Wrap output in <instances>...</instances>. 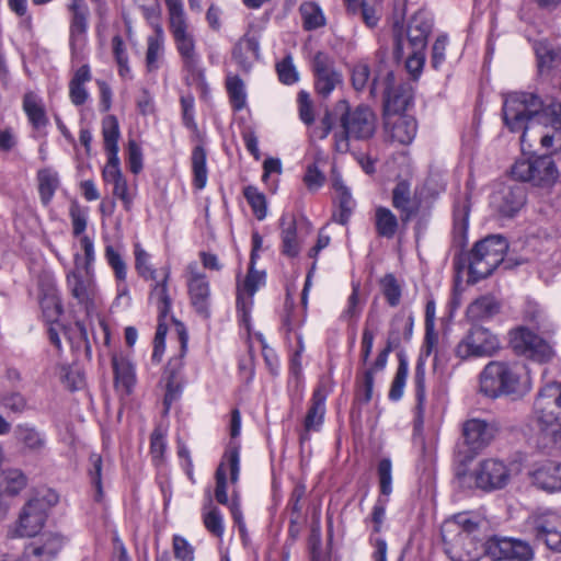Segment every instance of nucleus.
Segmentation results:
<instances>
[{
    "instance_id": "8",
    "label": "nucleus",
    "mask_w": 561,
    "mask_h": 561,
    "mask_svg": "<svg viewBox=\"0 0 561 561\" xmlns=\"http://www.w3.org/2000/svg\"><path fill=\"white\" fill-rule=\"evenodd\" d=\"M508 249L501 236H490L477 242L469 255V275L473 282L488 277L503 262Z\"/></svg>"
},
{
    "instance_id": "13",
    "label": "nucleus",
    "mask_w": 561,
    "mask_h": 561,
    "mask_svg": "<svg viewBox=\"0 0 561 561\" xmlns=\"http://www.w3.org/2000/svg\"><path fill=\"white\" fill-rule=\"evenodd\" d=\"M79 261L80 255L76 254L75 268L67 273L66 283L71 296L89 311L94 306L98 286L93 270L84 271Z\"/></svg>"
},
{
    "instance_id": "24",
    "label": "nucleus",
    "mask_w": 561,
    "mask_h": 561,
    "mask_svg": "<svg viewBox=\"0 0 561 561\" xmlns=\"http://www.w3.org/2000/svg\"><path fill=\"white\" fill-rule=\"evenodd\" d=\"M433 21L428 12L419 10L409 21L408 41L412 49H424L432 31Z\"/></svg>"
},
{
    "instance_id": "51",
    "label": "nucleus",
    "mask_w": 561,
    "mask_h": 561,
    "mask_svg": "<svg viewBox=\"0 0 561 561\" xmlns=\"http://www.w3.org/2000/svg\"><path fill=\"white\" fill-rule=\"evenodd\" d=\"M38 182L41 199L46 205L50 202L58 186V176L49 170H42L38 172Z\"/></svg>"
},
{
    "instance_id": "30",
    "label": "nucleus",
    "mask_w": 561,
    "mask_h": 561,
    "mask_svg": "<svg viewBox=\"0 0 561 561\" xmlns=\"http://www.w3.org/2000/svg\"><path fill=\"white\" fill-rule=\"evenodd\" d=\"M392 205L400 211V219L403 224L410 221L416 214V207L412 203L411 186L408 181H400L394 186L392 191Z\"/></svg>"
},
{
    "instance_id": "17",
    "label": "nucleus",
    "mask_w": 561,
    "mask_h": 561,
    "mask_svg": "<svg viewBox=\"0 0 561 561\" xmlns=\"http://www.w3.org/2000/svg\"><path fill=\"white\" fill-rule=\"evenodd\" d=\"M526 202L522 184L502 185L491 195V207L502 217H513Z\"/></svg>"
},
{
    "instance_id": "25",
    "label": "nucleus",
    "mask_w": 561,
    "mask_h": 561,
    "mask_svg": "<svg viewBox=\"0 0 561 561\" xmlns=\"http://www.w3.org/2000/svg\"><path fill=\"white\" fill-rule=\"evenodd\" d=\"M69 10L72 12L70 41L71 48L75 51L84 44L89 9L84 0H71Z\"/></svg>"
},
{
    "instance_id": "47",
    "label": "nucleus",
    "mask_w": 561,
    "mask_h": 561,
    "mask_svg": "<svg viewBox=\"0 0 561 561\" xmlns=\"http://www.w3.org/2000/svg\"><path fill=\"white\" fill-rule=\"evenodd\" d=\"M226 88L234 111H241L247 105V92L244 82L238 76H228Z\"/></svg>"
},
{
    "instance_id": "58",
    "label": "nucleus",
    "mask_w": 561,
    "mask_h": 561,
    "mask_svg": "<svg viewBox=\"0 0 561 561\" xmlns=\"http://www.w3.org/2000/svg\"><path fill=\"white\" fill-rule=\"evenodd\" d=\"M378 478L380 492L383 495H389L392 492V465L390 459H381L378 463Z\"/></svg>"
},
{
    "instance_id": "40",
    "label": "nucleus",
    "mask_w": 561,
    "mask_h": 561,
    "mask_svg": "<svg viewBox=\"0 0 561 561\" xmlns=\"http://www.w3.org/2000/svg\"><path fill=\"white\" fill-rule=\"evenodd\" d=\"M283 253L288 256H296L299 251V242L297 240V226L294 217L283 216L280 218Z\"/></svg>"
},
{
    "instance_id": "64",
    "label": "nucleus",
    "mask_w": 561,
    "mask_h": 561,
    "mask_svg": "<svg viewBox=\"0 0 561 561\" xmlns=\"http://www.w3.org/2000/svg\"><path fill=\"white\" fill-rule=\"evenodd\" d=\"M173 550L175 558L181 561H193L194 559L193 547L181 536H174Z\"/></svg>"
},
{
    "instance_id": "56",
    "label": "nucleus",
    "mask_w": 561,
    "mask_h": 561,
    "mask_svg": "<svg viewBox=\"0 0 561 561\" xmlns=\"http://www.w3.org/2000/svg\"><path fill=\"white\" fill-rule=\"evenodd\" d=\"M243 193L255 217L259 220L264 219L266 217L265 196L261 192H259L257 188L254 186H247Z\"/></svg>"
},
{
    "instance_id": "21",
    "label": "nucleus",
    "mask_w": 561,
    "mask_h": 561,
    "mask_svg": "<svg viewBox=\"0 0 561 561\" xmlns=\"http://www.w3.org/2000/svg\"><path fill=\"white\" fill-rule=\"evenodd\" d=\"M57 502L55 495L34 497L27 501L19 513V526H44L51 506Z\"/></svg>"
},
{
    "instance_id": "2",
    "label": "nucleus",
    "mask_w": 561,
    "mask_h": 561,
    "mask_svg": "<svg viewBox=\"0 0 561 561\" xmlns=\"http://www.w3.org/2000/svg\"><path fill=\"white\" fill-rule=\"evenodd\" d=\"M527 366L519 362H490L480 375V389L491 398L501 394L523 397L531 389Z\"/></svg>"
},
{
    "instance_id": "29",
    "label": "nucleus",
    "mask_w": 561,
    "mask_h": 561,
    "mask_svg": "<svg viewBox=\"0 0 561 561\" xmlns=\"http://www.w3.org/2000/svg\"><path fill=\"white\" fill-rule=\"evenodd\" d=\"M371 220L376 234L387 240H391L396 237L401 221L400 218L385 206H377L375 208Z\"/></svg>"
},
{
    "instance_id": "60",
    "label": "nucleus",
    "mask_w": 561,
    "mask_h": 561,
    "mask_svg": "<svg viewBox=\"0 0 561 561\" xmlns=\"http://www.w3.org/2000/svg\"><path fill=\"white\" fill-rule=\"evenodd\" d=\"M408 377V365L404 362H400L397 373L394 376V379L392 381L390 391H389V398L391 400H399L403 394V389L405 386Z\"/></svg>"
},
{
    "instance_id": "19",
    "label": "nucleus",
    "mask_w": 561,
    "mask_h": 561,
    "mask_svg": "<svg viewBox=\"0 0 561 561\" xmlns=\"http://www.w3.org/2000/svg\"><path fill=\"white\" fill-rule=\"evenodd\" d=\"M39 305L45 319L54 323L62 313V305L59 298L55 278L49 274H44L38 280Z\"/></svg>"
},
{
    "instance_id": "43",
    "label": "nucleus",
    "mask_w": 561,
    "mask_h": 561,
    "mask_svg": "<svg viewBox=\"0 0 561 561\" xmlns=\"http://www.w3.org/2000/svg\"><path fill=\"white\" fill-rule=\"evenodd\" d=\"M325 396L321 389H317L312 396V404L305 419L306 431H316L322 424L325 407Z\"/></svg>"
},
{
    "instance_id": "33",
    "label": "nucleus",
    "mask_w": 561,
    "mask_h": 561,
    "mask_svg": "<svg viewBox=\"0 0 561 561\" xmlns=\"http://www.w3.org/2000/svg\"><path fill=\"white\" fill-rule=\"evenodd\" d=\"M23 110L34 129L39 130L47 126L48 118L45 106L37 94L28 92L24 95Z\"/></svg>"
},
{
    "instance_id": "37",
    "label": "nucleus",
    "mask_w": 561,
    "mask_h": 561,
    "mask_svg": "<svg viewBox=\"0 0 561 561\" xmlns=\"http://www.w3.org/2000/svg\"><path fill=\"white\" fill-rule=\"evenodd\" d=\"M332 186L336 193V199L340 206V213L336 217V220L344 225L347 222L355 203L350 190L344 185L340 175L333 174Z\"/></svg>"
},
{
    "instance_id": "44",
    "label": "nucleus",
    "mask_w": 561,
    "mask_h": 561,
    "mask_svg": "<svg viewBox=\"0 0 561 561\" xmlns=\"http://www.w3.org/2000/svg\"><path fill=\"white\" fill-rule=\"evenodd\" d=\"M27 483L25 474L19 469H7L0 476V493L15 495L21 492Z\"/></svg>"
},
{
    "instance_id": "12",
    "label": "nucleus",
    "mask_w": 561,
    "mask_h": 561,
    "mask_svg": "<svg viewBox=\"0 0 561 561\" xmlns=\"http://www.w3.org/2000/svg\"><path fill=\"white\" fill-rule=\"evenodd\" d=\"M511 344L517 354L538 363H547L554 356L551 343L527 328L514 330Z\"/></svg>"
},
{
    "instance_id": "63",
    "label": "nucleus",
    "mask_w": 561,
    "mask_h": 561,
    "mask_svg": "<svg viewBox=\"0 0 561 561\" xmlns=\"http://www.w3.org/2000/svg\"><path fill=\"white\" fill-rule=\"evenodd\" d=\"M277 72L279 80L285 84H293L298 80V73L290 56L277 64Z\"/></svg>"
},
{
    "instance_id": "22",
    "label": "nucleus",
    "mask_w": 561,
    "mask_h": 561,
    "mask_svg": "<svg viewBox=\"0 0 561 561\" xmlns=\"http://www.w3.org/2000/svg\"><path fill=\"white\" fill-rule=\"evenodd\" d=\"M462 434L470 450L478 451L493 439L495 427L483 420L471 419L465 422Z\"/></svg>"
},
{
    "instance_id": "11",
    "label": "nucleus",
    "mask_w": 561,
    "mask_h": 561,
    "mask_svg": "<svg viewBox=\"0 0 561 561\" xmlns=\"http://www.w3.org/2000/svg\"><path fill=\"white\" fill-rule=\"evenodd\" d=\"M500 348L497 337L483 327H472L455 348L456 356L462 360L477 357H490Z\"/></svg>"
},
{
    "instance_id": "50",
    "label": "nucleus",
    "mask_w": 561,
    "mask_h": 561,
    "mask_svg": "<svg viewBox=\"0 0 561 561\" xmlns=\"http://www.w3.org/2000/svg\"><path fill=\"white\" fill-rule=\"evenodd\" d=\"M135 268L140 277L146 280H156L157 272L150 265V255L141 248L139 243L135 244Z\"/></svg>"
},
{
    "instance_id": "4",
    "label": "nucleus",
    "mask_w": 561,
    "mask_h": 561,
    "mask_svg": "<svg viewBox=\"0 0 561 561\" xmlns=\"http://www.w3.org/2000/svg\"><path fill=\"white\" fill-rule=\"evenodd\" d=\"M169 28L184 68L201 75V57L196 50L194 34L186 19L182 0H165Z\"/></svg>"
},
{
    "instance_id": "53",
    "label": "nucleus",
    "mask_w": 561,
    "mask_h": 561,
    "mask_svg": "<svg viewBox=\"0 0 561 561\" xmlns=\"http://www.w3.org/2000/svg\"><path fill=\"white\" fill-rule=\"evenodd\" d=\"M104 148H118L119 126L114 115H107L102 122Z\"/></svg>"
},
{
    "instance_id": "27",
    "label": "nucleus",
    "mask_w": 561,
    "mask_h": 561,
    "mask_svg": "<svg viewBox=\"0 0 561 561\" xmlns=\"http://www.w3.org/2000/svg\"><path fill=\"white\" fill-rule=\"evenodd\" d=\"M232 57L242 71L249 72L260 57L259 38L254 34H244L236 44Z\"/></svg>"
},
{
    "instance_id": "62",
    "label": "nucleus",
    "mask_w": 561,
    "mask_h": 561,
    "mask_svg": "<svg viewBox=\"0 0 561 561\" xmlns=\"http://www.w3.org/2000/svg\"><path fill=\"white\" fill-rule=\"evenodd\" d=\"M362 312V306L359 304V285L353 284L352 294L347 299V306L342 312L341 318L344 320H351L358 318Z\"/></svg>"
},
{
    "instance_id": "1",
    "label": "nucleus",
    "mask_w": 561,
    "mask_h": 561,
    "mask_svg": "<svg viewBox=\"0 0 561 561\" xmlns=\"http://www.w3.org/2000/svg\"><path fill=\"white\" fill-rule=\"evenodd\" d=\"M339 121L340 128L334 131V147L339 152H347L350 140H367L376 131V115L370 107L358 105L351 108L347 101L340 100L332 111H328L322 117L320 125L313 133L319 139H324L333 130Z\"/></svg>"
},
{
    "instance_id": "14",
    "label": "nucleus",
    "mask_w": 561,
    "mask_h": 561,
    "mask_svg": "<svg viewBox=\"0 0 561 561\" xmlns=\"http://www.w3.org/2000/svg\"><path fill=\"white\" fill-rule=\"evenodd\" d=\"M186 285L192 307L195 311L208 319L210 317V286L206 275L198 271L196 263L188 264L186 268Z\"/></svg>"
},
{
    "instance_id": "57",
    "label": "nucleus",
    "mask_w": 561,
    "mask_h": 561,
    "mask_svg": "<svg viewBox=\"0 0 561 561\" xmlns=\"http://www.w3.org/2000/svg\"><path fill=\"white\" fill-rule=\"evenodd\" d=\"M533 558L534 551L527 542L512 538L508 561H530Z\"/></svg>"
},
{
    "instance_id": "61",
    "label": "nucleus",
    "mask_w": 561,
    "mask_h": 561,
    "mask_svg": "<svg viewBox=\"0 0 561 561\" xmlns=\"http://www.w3.org/2000/svg\"><path fill=\"white\" fill-rule=\"evenodd\" d=\"M538 540L556 552H561V528H539Z\"/></svg>"
},
{
    "instance_id": "15",
    "label": "nucleus",
    "mask_w": 561,
    "mask_h": 561,
    "mask_svg": "<svg viewBox=\"0 0 561 561\" xmlns=\"http://www.w3.org/2000/svg\"><path fill=\"white\" fill-rule=\"evenodd\" d=\"M477 488L491 491L504 488L511 478V470L497 459H485L472 472Z\"/></svg>"
},
{
    "instance_id": "35",
    "label": "nucleus",
    "mask_w": 561,
    "mask_h": 561,
    "mask_svg": "<svg viewBox=\"0 0 561 561\" xmlns=\"http://www.w3.org/2000/svg\"><path fill=\"white\" fill-rule=\"evenodd\" d=\"M113 369L115 374V386L125 393H130L135 382L136 375L131 363L124 358L114 356L112 359Z\"/></svg>"
},
{
    "instance_id": "49",
    "label": "nucleus",
    "mask_w": 561,
    "mask_h": 561,
    "mask_svg": "<svg viewBox=\"0 0 561 561\" xmlns=\"http://www.w3.org/2000/svg\"><path fill=\"white\" fill-rule=\"evenodd\" d=\"M511 541L510 537H491L483 545L482 553L484 552L494 561L507 560Z\"/></svg>"
},
{
    "instance_id": "38",
    "label": "nucleus",
    "mask_w": 561,
    "mask_h": 561,
    "mask_svg": "<svg viewBox=\"0 0 561 561\" xmlns=\"http://www.w3.org/2000/svg\"><path fill=\"white\" fill-rule=\"evenodd\" d=\"M536 55L541 75H550L553 70L561 69V49L539 44L536 47Z\"/></svg>"
},
{
    "instance_id": "16",
    "label": "nucleus",
    "mask_w": 561,
    "mask_h": 561,
    "mask_svg": "<svg viewBox=\"0 0 561 561\" xmlns=\"http://www.w3.org/2000/svg\"><path fill=\"white\" fill-rule=\"evenodd\" d=\"M312 70L316 91L323 98L329 96L342 83V76L335 70L333 60L322 51L314 55Z\"/></svg>"
},
{
    "instance_id": "55",
    "label": "nucleus",
    "mask_w": 561,
    "mask_h": 561,
    "mask_svg": "<svg viewBox=\"0 0 561 561\" xmlns=\"http://www.w3.org/2000/svg\"><path fill=\"white\" fill-rule=\"evenodd\" d=\"M447 523H453L457 526H480L482 524H489L491 520L486 518L485 514L481 510H479L457 513L448 518Z\"/></svg>"
},
{
    "instance_id": "54",
    "label": "nucleus",
    "mask_w": 561,
    "mask_h": 561,
    "mask_svg": "<svg viewBox=\"0 0 561 561\" xmlns=\"http://www.w3.org/2000/svg\"><path fill=\"white\" fill-rule=\"evenodd\" d=\"M89 463H90V467L88 469V473L90 476L91 483L95 488V492H96L95 500L100 501L103 495V491H102L103 461H102L101 455H99L96 453H92L89 457Z\"/></svg>"
},
{
    "instance_id": "34",
    "label": "nucleus",
    "mask_w": 561,
    "mask_h": 561,
    "mask_svg": "<svg viewBox=\"0 0 561 561\" xmlns=\"http://www.w3.org/2000/svg\"><path fill=\"white\" fill-rule=\"evenodd\" d=\"M164 51V35L160 24H156L154 34L147 38L146 67L149 72L158 70Z\"/></svg>"
},
{
    "instance_id": "45",
    "label": "nucleus",
    "mask_w": 561,
    "mask_h": 561,
    "mask_svg": "<svg viewBox=\"0 0 561 561\" xmlns=\"http://www.w3.org/2000/svg\"><path fill=\"white\" fill-rule=\"evenodd\" d=\"M192 170L194 174V186L198 190L205 187L207 183V165H206V151L202 146H196L192 151L191 157Z\"/></svg>"
},
{
    "instance_id": "3",
    "label": "nucleus",
    "mask_w": 561,
    "mask_h": 561,
    "mask_svg": "<svg viewBox=\"0 0 561 561\" xmlns=\"http://www.w3.org/2000/svg\"><path fill=\"white\" fill-rule=\"evenodd\" d=\"M545 105L541 99L527 92H514L503 102V119L512 133H522L520 142H526L527 130L541 123Z\"/></svg>"
},
{
    "instance_id": "23",
    "label": "nucleus",
    "mask_w": 561,
    "mask_h": 561,
    "mask_svg": "<svg viewBox=\"0 0 561 561\" xmlns=\"http://www.w3.org/2000/svg\"><path fill=\"white\" fill-rule=\"evenodd\" d=\"M385 129L392 142L409 145L416 135V122L408 115H389L385 117Z\"/></svg>"
},
{
    "instance_id": "6",
    "label": "nucleus",
    "mask_w": 561,
    "mask_h": 561,
    "mask_svg": "<svg viewBox=\"0 0 561 561\" xmlns=\"http://www.w3.org/2000/svg\"><path fill=\"white\" fill-rule=\"evenodd\" d=\"M9 538H27L24 554L28 561H53L65 547L67 539L53 528H10Z\"/></svg>"
},
{
    "instance_id": "31",
    "label": "nucleus",
    "mask_w": 561,
    "mask_h": 561,
    "mask_svg": "<svg viewBox=\"0 0 561 561\" xmlns=\"http://www.w3.org/2000/svg\"><path fill=\"white\" fill-rule=\"evenodd\" d=\"M412 101L408 89L403 87L390 88L385 90V117L389 115H403Z\"/></svg>"
},
{
    "instance_id": "26",
    "label": "nucleus",
    "mask_w": 561,
    "mask_h": 561,
    "mask_svg": "<svg viewBox=\"0 0 561 561\" xmlns=\"http://www.w3.org/2000/svg\"><path fill=\"white\" fill-rule=\"evenodd\" d=\"M264 283V274L250 268L244 282L238 285L237 308L242 313V320L248 321L249 311L253 305V296Z\"/></svg>"
},
{
    "instance_id": "20",
    "label": "nucleus",
    "mask_w": 561,
    "mask_h": 561,
    "mask_svg": "<svg viewBox=\"0 0 561 561\" xmlns=\"http://www.w3.org/2000/svg\"><path fill=\"white\" fill-rule=\"evenodd\" d=\"M13 438L22 455H39L46 447V436L37 427L28 423L18 424Z\"/></svg>"
},
{
    "instance_id": "7",
    "label": "nucleus",
    "mask_w": 561,
    "mask_h": 561,
    "mask_svg": "<svg viewBox=\"0 0 561 561\" xmlns=\"http://www.w3.org/2000/svg\"><path fill=\"white\" fill-rule=\"evenodd\" d=\"M230 472V481L232 484H236L239 480L240 473V453L239 445L230 444L228 449L226 450L221 462L219 463L215 478H216V488H215V499L218 503L228 505L231 516L233 518L234 524L238 526H243L244 519L242 515V511L240 508V501L237 494H233L231 501L229 502L227 494V472Z\"/></svg>"
},
{
    "instance_id": "10",
    "label": "nucleus",
    "mask_w": 561,
    "mask_h": 561,
    "mask_svg": "<svg viewBox=\"0 0 561 561\" xmlns=\"http://www.w3.org/2000/svg\"><path fill=\"white\" fill-rule=\"evenodd\" d=\"M472 530L473 528H442L444 549L451 561H479L482 546Z\"/></svg>"
},
{
    "instance_id": "5",
    "label": "nucleus",
    "mask_w": 561,
    "mask_h": 561,
    "mask_svg": "<svg viewBox=\"0 0 561 561\" xmlns=\"http://www.w3.org/2000/svg\"><path fill=\"white\" fill-rule=\"evenodd\" d=\"M533 416L540 432L554 444H561V383L550 382L538 392Z\"/></svg>"
},
{
    "instance_id": "46",
    "label": "nucleus",
    "mask_w": 561,
    "mask_h": 561,
    "mask_svg": "<svg viewBox=\"0 0 561 561\" xmlns=\"http://www.w3.org/2000/svg\"><path fill=\"white\" fill-rule=\"evenodd\" d=\"M302 25L306 31L324 26L325 18L320 7L313 2H305L299 8Z\"/></svg>"
},
{
    "instance_id": "59",
    "label": "nucleus",
    "mask_w": 561,
    "mask_h": 561,
    "mask_svg": "<svg viewBox=\"0 0 561 561\" xmlns=\"http://www.w3.org/2000/svg\"><path fill=\"white\" fill-rule=\"evenodd\" d=\"M181 390V378L175 371H170L167 377L165 396L163 400L167 410H169L172 402L179 398Z\"/></svg>"
},
{
    "instance_id": "36",
    "label": "nucleus",
    "mask_w": 561,
    "mask_h": 561,
    "mask_svg": "<svg viewBox=\"0 0 561 561\" xmlns=\"http://www.w3.org/2000/svg\"><path fill=\"white\" fill-rule=\"evenodd\" d=\"M91 80V71L88 65L81 66L69 82V96L75 105H82L89 98L84 87Z\"/></svg>"
},
{
    "instance_id": "9",
    "label": "nucleus",
    "mask_w": 561,
    "mask_h": 561,
    "mask_svg": "<svg viewBox=\"0 0 561 561\" xmlns=\"http://www.w3.org/2000/svg\"><path fill=\"white\" fill-rule=\"evenodd\" d=\"M512 175L522 182H530L535 186L550 188L557 183L559 171L550 156H540L516 161L512 167Z\"/></svg>"
},
{
    "instance_id": "39",
    "label": "nucleus",
    "mask_w": 561,
    "mask_h": 561,
    "mask_svg": "<svg viewBox=\"0 0 561 561\" xmlns=\"http://www.w3.org/2000/svg\"><path fill=\"white\" fill-rule=\"evenodd\" d=\"M104 256L107 264L114 272L115 278L118 282V290L121 294L127 291L126 278H127V265L122 257L121 252L115 249L112 244L105 247Z\"/></svg>"
},
{
    "instance_id": "18",
    "label": "nucleus",
    "mask_w": 561,
    "mask_h": 561,
    "mask_svg": "<svg viewBox=\"0 0 561 561\" xmlns=\"http://www.w3.org/2000/svg\"><path fill=\"white\" fill-rule=\"evenodd\" d=\"M528 476L531 483L546 492L561 491V462L541 459L533 462Z\"/></svg>"
},
{
    "instance_id": "52",
    "label": "nucleus",
    "mask_w": 561,
    "mask_h": 561,
    "mask_svg": "<svg viewBox=\"0 0 561 561\" xmlns=\"http://www.w3.org/2000/svg\"><path fill=\"white\" fill-rule=\"evenodd\" d=\"M381 291L391 307L400 304L402 288L397 278L392 274H387L380 280Z\"/></svg>"
},
{
    "instance_id": "32",
    "label": "nucleus",
    "mask_w": 561,
    "mask_h": 561,
    "mask_svg": "<svg viewBox=\"0 0 561 561\" xmlns=\"http://www.w3.org/2000/svg\"><path fill=\"white\" fill-rule=\"evenodd\" d=\"M170 277L169 268L163 270V278L153 280L154 285L150 290V300L153 301L161 319H167L171 311L172 301L168 291V282Z\"/></svg>"
},
{
    "instance_id": "42",
    "label": "nucleus",
    "mask_w": 561,
    "mask_h": 561,
    "mask_svg": "<svg viewBox=\"0 0 561 561\" xmlns=\"http://www.w3.org/2000/svg\"><path fill=\"white\" fill-rule=\"evenodd\" d=\"M499 309V304L493 297L483 296L468 307L467 316L472 321H480L493 317Z\"/></svg>"
},
{
    "instance_id": "41",
    "label": "nucleus",
    "mask_w": 561,
    "mask_h": 561,
    "mask_svg": "<svg viewBox=\"0 0 561 561\" xmlns=\"http://www.w3.org/2000/svg\"><path fill=\"white\" fill-rule=\"evenodd\" d=\"M414 392H415V427L419 428L424 423L426 410V392H425V373L420 366L416 367L414 375Z\"/></svg>"
},
{
    "instance_id": "28",
    "label": "nucleus",
    "mask_w": 561,
    "mask_h": 561,
    "mask_svg": "<svg viewBox=\"0 0 561 561\" xmlns=\"http://www.w3.org/2000/svg\"><path fill=\"white\" fill-rule=\"evenodd\" d=\"M332 528H312L309 536L310 561H330Z\"/></svg>"
},
{
    "instance_id": "48",
    "label": "nucleus",
    "mask_w": 561,
    "mask_h": 561,
    "mask_svg": "<svg viewBox=\"0 0 561 561\" xmlns=\"http://www.w3.org/2000/svg\"><path fill=\"white\" fill-rule=\"evenodd\" d=\"M401 320H402L401 317H397V318L392 319V321L390 323V330H389V333H388L387 346L377 356V358H376V360L374 363V367L371 368L374 371L375 370L383 369L385 366H386V363H387L388 354L392 350L397 348L400 345L401 336H400V334H399V332L397 330V324Z\"/></svg>"
}]
</instances>
